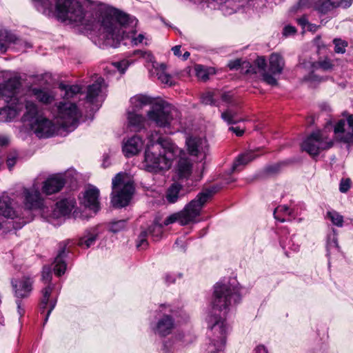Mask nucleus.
<instances>
[{
    "label": "nucleus",
    "instance_id": "nucleus-1",
    "mask_svg": "<svg viewBox=\"0 0 353 353\" xmlns=\"http://www.w3.org/2000/svg\"><path fill=\"white\" fill-rule=\"evenodd\" d=\"M241 301V286L235 278H224L214 285L212 309L207 317L210 343L206 353H224L228 326L223 315Z\"/></svg>",
    "mask_w": 353,
    "mask_h": 353
},
{
    "label": "nucleus",
    "instance_id": "nucleus-2",
    "mask_svg": "<svg viewBox=\"0 0 353 353\" xmlns=\"http://www.w3.org/2000/svg\"><path fill=\"white\" fill-rule=\"evenodd\" d=\"M179 148L168 138L162 137L159 132L152 131L148 136L145 151V165L149 172H157L168 170L177 155Z\"/></svg>",
    "mask_w": 353,
    "mask_h": 353
},
{
    "label": "nucleus",
    "instance_id": "nucleus-3",
    "mask_svg": "<svg viewBox=\"0 0 353 353\" xmlns=\"http://www.w3.org/2000/svg\"><path fill=\"white\" fill-rule=\"evenodd\" d=\"M137 21L129 15L116 11L114 17H105L103 19L101 24L102 31L100 37L106 41L107 45L117 46V44L125 37H130L132 45L137 46L141 43L145 38L143 34H139L137 37H134V31L131 32L132 35L126 34V28L128 26L133 28L137 25Z\"/></svg>",
    "mask_w": 353,
    "mask_h": 353
},
{
    "label": "nucleus",
    "instance_id": "nucleus-4",
    "mask_svg": "<svg viewBox=\"0 0 353 353\" xmlns=\"http://www.w3.org/2000/svg\"><path fill=\"white\" fill-rule=\"evenodd\" d=\"M148 120L156 126L163 128L168 133H172L171 129L181 125V114L174 106L163 100H157L152 103L148 111Z\"/></svg>",
    "mask_w": 353,
    "mask_h": 353
},
{
    "label": "nucleus",
    "instance_id": "nucleus-5",
    "mask_svg": "<svg viewBox=\"0 0 353 353\" xmlns=\"http://www.w3.org/2000/svg\"><path fill=\"white\" fill-rule=\"evenodd\" d=\"M218 191L216 186L204 189L199 192L195 199L187 204L183 210L168 216L163 221V225H168L178 221L181 225H188L194 222L195 219L201 214V209L205 204Z\"/></svg>",
    "mask_w": 353,
    "mask_h": 353
},
{
    "label": "nucleus",
    "instance_id": "nucleus-6",
    "mask_svg": "<svg viewBox=\"0 0 353 353\" xmlns=\"http://www.w3.org/2000/svg\"><path fill=\"white\" fill-rule=\"evenodd\" d=\"M112 189L111 203L114 207L120 208L129 204L134 192V185L125 174L119 172L112 179Z\"/></svg>",
    "mask_w": 353,
    "mask_h": 353
},
{
    "label": "nucleus",
    "instance_id": "nucleus-7",
    "mask_svg": "<svg viewBox=\"0 0 353 353\" xmlns=\"http://www.w3.org/2000/svg\"><path fill=\"white\" fill-rule=\"evenodd\" d=\"M0 216L12 220L19 219V221L16 222L6 221L0 223V230L4 228L9 229L10 225H12L14 230L20 229L32 219V216L26 217L23 214H19L14 208L13 199L6 194L0 196Z\"/></svg>",
    "mask_w": 353,
    "mask_h": 353
},
{
    "label": "nucleus",
    "instance_id": "nucleus-8",
    "mask_svg": "<svg viewBox=\"0 0 353 353\" xmlns=\"http://www.w3.org/2000/svg\"><path fill=\"white\" fill-rule=\"evenodd\" d=\"M74 198L68 197L58 201L54 205L44 208L41 210V217L47 222L54 225L61 224L60 220L70 214L75 205Z\"/></svg>",
    "mask_w": 353,
    "mask_h": 353
},
{
    "label": "nucleus",
    "instance_id": "nucleus-9",
    "mask_svg": "<svg viewBox=\"0 0 353 353\" xmlns=\"http://www.w3.org/2000/svg\"><path fill=\"white\" fill-rule=\"evenodd\" d=\"M56 11L57 17L62 21L81 23L85 17L82 6L74 0H57Z\"/></svg>",
    "mask_w": 353,
    "mask_h": 353
},
{
    "label": "nucleus",
    "instance_id": "nucleus-10",
    "mask_svg": "<svg viewBox=\"0 0 353 353\" xmlns=\"http://www.w3.org/2000/svg\"><path fill=\"white\" fill-rule=\"evenodd\" d=\"M81 113L77 105L70 102H60L58 105L57 122L63 128L72 131L78 125Z\"/></svg>",
    "mask_w": 353,
    "mask_h": 353
},
{
    "label": "nucleus",
    "instance_id": "nucleus-11",
    "mask_svg": "<svg viewBox=\"0 0 353 353\" xmlns=\"http://www.w3.org/2000/svg\"><path fill=\"white\" fill-rule=\"evenodd\" d=\"M159 312L162 313V316L156 323L151 324V328L156 334L165 336L174 329L176 311L170 305L163 304L160 305Z\"/></svg>",
    "mask_w": 353,
    "mask_h": 353
},
{
    "label": "nucleus",
    "instance_id": "nucleus-12",
    "mask_svg": "<svg viewBox=\"0 0 353 353\" xmlns=\"http://www.w3.org/2000/svg\"><path fill=\"white\" fill-rule=\"evenodd\" d=\"M333 141L319 130L312 132L302 143L301 148L311 156H317L324 150L332 148Z\"/></svg>",
    "mask_w": 353,
    "mask_h": 353
},
{
    "label": "nucleus",
    "instance_id": "nucleus-13",
    "mask_svg": "<svg viewBox=\"0 0 353 353\" xmlns=\"http://www.w3.org/2000/svg\"><path fill=\"white\" fill-rule=\"evenodd\" d=\"M23 204L24 210L28 214H30V211L40 210L44 208H48L44 205L43 199L41 194L39 190L33 185L31 188H24L23 189Z\"/></svg>",
    "mask_w": 353,
    "mask_h": 353
},
{
    "label": "nucleus",
    "instance_id": "nucleus-14",
    "mask_svg": "<svg viewBox=\"0 0 353 353\" xmlns=\"http://www.w3.org/2000/svg\"><path fill=\"white\" fill-rule=\"evenodd\" d=\"M31 130L40 139L52 137L56 130L54 124L50 119L41 116L30 123Z\"/></svg>",
    "mask_w": 353,
    "mask_h": 353
},
{
    "label": "nucleus",
    "instance_id": "nucleus-15",
    "mask_svg": "<svg viewBox=\"0 0 353 353\" xmlns=\"http://www.w3.org/2000/svg\"><path fill=\"white\" fill-rule=\"evenodd\" d=\"M185 143L190 155L197 157L200 161L205 159L209 150L205 139L189 137L186 139Z\"/></svg>",
    "mask_w": 353,
    "mask_h": 353
},
{
    "label": "nucleus",
    "instance_id": "nucleus-16",
    "mask_svg": "<svg viewBox=\"0 0 353 353\" xmlns=\"http://www.w3.org/2000/svg\"><path fill=\"white\" fill-rule=\"evenodd\" d=\"M34 279L30 276H23L19 279H12L11 284L17 299L28 298L33 289Z\"/></svg>",
    "mask_w": 353,
    "mask_h": 353
},
{
    "label": "nucleus",
    "instance_id": "nucleus-17",
    "mask_svg": "<svg viewBox=\"0 0 353 353\" xmlns=\"http://www.w3.org/2000/svg\"><path fill=\"white\" fill-rule=\"evenodd\" d=\"M21 87L20 79L18 77H13L6 81L2 85H0V98L6 103H11L12 101H19L17 93Z\"/></svg>",
    "mask_w": 353,
    "mask_h": 353
},
{
    "label": "nucleus",
    "instance_id": "nucleus-18",
    "mask_svg": "<svg viewBox=\"0 0 353 353\" xmlns=\"http://www.w3.org/2000/svg\"><path fill=\"white\" fill-rule=\"evenodd\" d=\"M163 224L155 220L154 223L149 226L148 230H143L140 233L138 236L137 247L142 249L147 248V237L148 235H151L154 241H159L163 234Z\"/></svg>",
    "mask_w": 353,
    "mask_h": 353
},
{
    "label": "nucleus",
    "instance_id": "nucleus-19",
    "mask_svg": "<svg viewBox=\"0 0 353 353\" xmlns=\"http://www.w3.org/2000/svg\"><path fill=\"white\" fill-rule=\"evenodd\" d=\"M69 243L70 240H65L58 244V252L52 264L54 272L58 276L64 274L67 268L65 260L68 252L66 249Z\"/></svg>",
    "mask_w": 353,
    "mask_h": 353
},
{
    "label": "nucleus",
    "instance_id": "nucleus-20",
    "mask_svg": "<svg viewBox=\"0 0 353 353\" xmlns=\"http://www.w3.org/2000/svg\"><path fill=\"white\" fill-rule=\"evenodd\" d=\"M310 7H312L321 14H325L334 9L330 0H299L292 10L296 12L299 8Z\"/></svg>",
    "mask_w": 353,
    "mask_h": 353
},
{
    "label": "nucleus",
    "instance_id": "nucleus-21",
    "mask_svg": "<svg viewBox=\"0 0 353 353\" xmlns=\"http://www.w3.org/2000/svg\"><path fill=\"white\" fill-rule=\"evenodd\" d=\"M105 87L104 79L101 77H97L93 83L88 86L86 101L91 104L101 102L103 99V90Z\"/></svg>",
    "mask_w": 353,
    "mask_h": 353
},
{
    "label": "nucleus",
    "instance_id": "nucleus-22",
    "mask_svg": "<svg viewBox=\"0 0 353 353\" xmlns=\"http://www.w3.org/2000/svg\"><path fill=\"white\" fill-rule=\"evenodd\" d=\"M54 288V284L49 283L48 285H46V286L41 290L42 299L39 305V310L41 314L44 312L48 305L49 304V309L48 310V312L45 316L43 325L47 323L52 311L54 310L57 304L56 299L51 301L49 300Z\"/></svg>",
    "mask_w": 353,
    "mask_h": 353
},
{
    "label": "nucleus",
    "instance_id": "nucleus-23",
    "mask_svg": "<svg viewBox=\"0 0 353 353\" xmlns=\"http://www.w3.org/2000/svg\"><path fill=\"white\" fill-rule=\"evenodd\" d=\"M65 183L61 175H54L47 179L43 184V193L50 195L59 192Z\"/></svg>",
    "mask_w": 353,
    "mask_h": 353
},
{
    "label": "nucleus",
    "instance_id": "nucleus-24",
    "mask_svg": "<svg viewBox=\"0 0 353 353\" xmlns=\"http://www.w3.org/2000/svg\"><path fill=\"white\" fill-rule=\"evenodd\" d=\"M99 197V189L96 187L92 186L85 191L83 203L86 208H88L94 212H97L100 209Z\"/></svg>",
    "mask_w": 353,
    "mask_h": 353
},
{
    "label": "nucleus",
    "instance_id": "nucleus-25",
    "mask_svg": "<svg viewBox=\"0 0 353 353\" xmlns=\"http://www.w3.org/2000/svg\"><path fill=\"white\" fill-rule=\"evenodd\" d=\"M184 335L179 334L164 342L162 353H181L182 348L187 343L183 340Z\"/></svg>",
    "mask_w": 353,
    "mask_h": 353
},
{
    "label": "nucleus",
    "instance_id": "nucleus-26",
    "mask_svg": "<svg viewBox=\"0 0 353 353\" xmlns=\"http://www.w3.org/2000/svg\"><path fill=\"white\" fill-rule=\"evenodd\" d=\"M252 65L255 68L254 70L256 71V72H252V74H256L258 71L261 72L263 81L271 85H276V79L274 76L270 74V73L265 70L267 63L263 57H259L256 59L254 62V65L252 64Z\"/></svg>",
    "mask_w": 353,
    "mask_h": 353
},
{
    "label": "nucleus",
    "instance_id": "nucleus-27",
    "mask_svg": "<svg viewBox=\"0 0 353 353\" xmlns=\"http://www.w3.org/2000/svg\"><path fill=\"white\" fill-rule=\"evenodd\" d=\"M143 146V141L137 135H134L124 142L123 152L125 157H130L137 154Z\"/></svg>",
    "mask_w": 353,
    "mask_h": 353
},
{
    "label": "nucleus",
    "instance_id": "nucleus-28",
    "mask_svg": "<svg viewBox=\"0 0 353 353\" xmlns=\"http://www.w3.org/2000/svg\"><path fill=\"white\" fill-rule=\"evenodd\" d=\"M285 65V61L281 55L278 53H272L269 57L268 70L270 74L276 75L281 74Z\"/></svg>",
    "mask_w": 353,
    "mask_h": 353
},
{
    "label": "nucleus",
    "instance_id": "nucleus-29",
    "mask_svg": "<svg viewBox=\"0 0 353 353\" xmlns=\"http://www.w3.org/2000/svg\"><path fill=\"white\" fill-rule=\"evenodd\" d=\"M256 157H258V154H256L253 151H248L240 154L234 161L230 174L241 171L245 165L256 159Z\"/></svg>",
    "mask_w": 353,
    "mask_h": 353
},
{
    "label": "nucleus",
    "instance_id": "nucleus-30",
    "mask_svg": "<svg viewBox=\"0 0 353 353\" xmlns=\"http://www.w3.org/2000/svg\"><path fill=\"white\" fill-rule=\"evenodd\" d=\"M99 232L98 227H94L86 230L83 236L79 238L78 244L85 248H89L94 244L98 238Z\"/></svg>",
    "mask_w": 353,
    "mask_h": 353
},
{
    "label": "nucleus",
    "instance_id": "nucleus-31",
    "mask_svg": "<svg viewBox=\"0 0 353 353\" xmlns=\"http://www.w3.org/2000/svg\"><path fill=\"white\" fill-rule=\"evenodd\" d=\"M152 99L143 94L136 95L130 99L131 107L129 108L128 112H134L139 113V110H141L144 106L153 103Z\"/></svg>",
    "mask_w": 353,
    "mask_h": 353
},
{
    "label": "nucleus",
    "instance_id": "nucleus-32",
    "mask_svg": "<svg viewBox=\"0 0 353 353\" xmlns=\"http://www.w3.org/2000/svg\"><path fill=\"white\" fill-rule=\"evenodd\" d=\"M309 64L312 69V72L308 76H305L304 77V79L305 81L316 80L317 79V77H316L314 74V71L319 68H321L323 70H330L332 69V68H333V64H332V61H330V59H327V58L322 61H316V62H310Z\"/></svg>",
    "mask_w": 353,
    "mask_h": 353
},
{
    "label": "nucleus",
    "instance_id": "nucleus-33",
    "mask_svg": "<svg viewBox=\"0 0 353 353\" xmlns=\"http://www.w3.org/2000/svg\"><path fill=\"white\" fill-rule=\"evenodd\" d=\"M12 102L14 103L13 104L8 103V105L1 109L0 111L1 117L7 115L6 121H10L14 119L23 108V103L19 102V101H12Z\"/></svg>",
    "mask_w": 353,
    "mask_h": 353
},
{
    "label": "nucleus",
    "instance_id": "nucleus-34",
    "mask_svg": "<svg viewBox=\"0 0 353 353\" xmlns=\"http://www.w3.org/2000/svg\"><path fill=\"white\" fill-rule=\"evenodd\" d=\"M128 125L131 130L139 131L144 126V117L137 112H128Z\"/></svg>",
    "mask_w": 353,
    "mask_h": 353
},
{
    "label": "nucleus",
    "instance_id": "nucleus-35",
    "mask_svg": "<svg viewBox=\"0 0 353 353\" xmlns=\"http://www.w3.org/2000/svg\"><path fill=\"white\" fill-rule=\"evenodd\" d=\"M230 70H240L243 74H250V72H256L255 68L249 61H241L240 59L231 61L228 64Z\"/></svg>",
    "mask_w": 353,
    "mask_h": 353
},
{
    "label": "nucleus",
    "instance_id": "nucleus-36",
    "mask_svg": "<svg viewBox=\"0 0 353 353\" xmlns=\"http://www.w3.org/2000/svg\"><path fill=\"white\" fill-rule=\"evenodd\" d=\"M184 194L182 186L179 183H173L167 190L166 199L169 203H174Z\"/></svg>",
    "mask_w": 353,
    "mask_h": 353
},
{
    "label": "nucleus",
    "instance_id": "nucleus-37",
    "mask_svg": "<svg viewBox=\"0 0 353 353\" xmlns=\"http://www.w3.org/2000/svg\"><path fill=\"white\" fill-rule=\"evenodd\" d=\"M285 216L294 218L296 214L294 210L290 208L285 205L278 206L274 211V216L275 219L280 222H285L287 219L285 218Z\"/></svg>",
    "mask_w": 353,
    "mask_h": 353
},
{
    "label": "nucleus",
    "instance_id": "nucleus-38",
    "mask_svg": "<svg viewBox=\"0 0 353 353\" xmlns=\"http://www.w3.org/2000/svg\"><path fill=\"white\" fill-rule=\"evenodd\" d=\"M32 92L35 98L42 103L49 104L54 99L52 92L45 89L33 88Z\"/></svg>",
    "mask_w": 353,
    "mask_h": 353
},
{
    "label": "nucleus",
    "instance_id": "nucleus-39",
    "mask_svg": "<svg viewBox=\"0 0 353 353\" xmlns=\"http://www.w3.org/2000/svg\"><path fill=\"white\" fill-rule=\"evenodd\" d=\"M234 107H236V105L228 108L225 111L221 113L222 119L228 124H235L242 121V119L238 117V110Z\"/></svg>",
    "mask_w": 353,
    "mask_h": 353
},
{
    "label": "nucleus",
    "instance_id": "nucleus-40",
    "mask_svg": "<svg viewBox=\"0 0 353 353\" xmlns=\"http://www.w3.org/2000/svg\"><path fill=\"white\" fill-rule=\"evenodd\" d=\"M26 112L22 117L23 121L32 122L36 118H37V105L30 101H27L25 104Z\"/></svg>",
    "mask_w": 353,
    "mask_h": 353
},
{
    "label": "nucleus",
    "instance_id": "nucleus-41",
    "mask_svg": "<svg viewBox=\"0 0 353 353\" xmlns=\"http://www.w3.org/2000/svg\"><path fill=\"white\" fill-rule=\"evenodd\" d=\"M192 163L188 159L181 158L178 163V172L181 178H187L191 174Z\"/></svg>",
    "mask_w": 353,
    "mask_h": 353
},
{
    "label": "nucleus",
    "instance_id": "nucleus-42",
    "mask_svg": "<svg viewBox=\"0 0 353 353\" xmlns=\"http://www.w3.org/2000/svg\"><path fill=\"white\" fill-rule=\"evenodd\" d=\"M166 65L164 63H161L159 68H157V76L158 79L163 84L170 86L173 85L172 77L165 72Z\"/></svg>",
    "mask_w": 353,
    "mask_h": 353
},
{
    "label": "nucleus",
    "instance_id": "nucleus-43",
    "mask_svg": "<svg viewBox=\"0 0 353 353\" xmlns=\"http://www.w3.org/2000/svg\"><path fill=\"white\" fill-rule=\"evenodd\" d=\"M339 251V246L338 244L337 234L334 229L332 230V233L327 236V254L329 255L332 252Z\"/></svg>",
    "mask_w": 353,
    "mask_h": 353
},
{
    "label": "nucleus",
    "instance_id": "nucleus-44",
    "mask_svg": "<svg viewBox=\"0 0 353 353\" xmlns=\"http://www.w3.org/2000/svg\"><path fill=\"white\" fill-rule=\"evenodd\" d=\"M280 244L283 250L289 249L294 252H296L299 249V243L296 241V235L293 234L285 240L281 239Z\"/></svg>",
    "mask_w": 353,
    "mask_h": 353
},
{
    "label": "nucleus",
    "instance_id": "nucleus-45",
    "mask_svg": "<svg viewBox=\"0 0 353 353\" xmlns=\"http://www.w3.org/2000/svg\"><path fill=\"white\" fill-rule=\"evenodd\" d=\"M325 217L330 220L332 223L337 227L341 228L343 225V216L334 210H328Z\"/></svg>",
    "mask_w": 353,
    "mask_h": 353
},
{
    "label": "nucleus",
    "instance_id": "nucleus-46",
    "mask_svg": "<svg viewBox=\"0 0 353 353\" xmlns=\"http://www.w3.org/2000/svg\"><path fill=\"white\" fill-rule=\"evenodd\" d=\"M347 123L348 125L347 132L341 139H343V143L350 145L353 143V114L347 117Z\"/></svg>",
    "mask_w": 353,
    "mask_h": 353
},
{
    "label": "nucleus",
    "instance_id": "nucleus-47",
    "mask_svg": "<svg viewBox=\"0 0 353 353\" xmlns=\"http://www.w3.org/2000/svg\"><path fill=\"white\" fill-rule=\"evenodd\" d=\"M345 123L346 121L344 119H341L334 125V132L336 138L341 142H343L341 137L345 136L347 132V130L346 131L345 130Z\"/></svg>",
    "mask_w": 353,
    "mask_h": 353
},
{
    "label": "nucleus",
    "instance_id": "nucleus-48",
    "mask_svg": "<svg viewBox=\"0 0 353 353\" xmlns=\"http://www.w3.org/2000/svg\"><path fill=\"white\" fill-rule=\"evenodd\" d=\"M17 36L12 32L6 29L0 30V41H3L7 44L15 43L17 41Z\"/></svg>",
    "mask_w": 353,
    "mask_h": 353
},
{
    "label": "nucleus",
    "instance_id": "nucleus-49",
    "mask_svg": "<svg viewBox=\"0 0 353 353\" xmlns=\"http://www.w3.org/2000/svg\"><path fill=\"white\" fill-rule=\"evenodd\" d=\"M127 221L125 219L114 221L110 223V231L113 233H118L126 228Z\"/></svg>",
    "mask_w": 353,
    "mask_h": 353
},
{
    "label": "nucleus",
    "instance_id": "nucleus-50",
    "mask_svg": "<svg viewBox=\"0 0 353 353\" xmlns=\"http://www.w3.org/2000/svg\"><path fill=\"white\" fill-rule=\"evenodd\" d=\"M195 72L198 79L201 81H205L209 78L208 69L202 65H195Z\"/></svg>",
    "mask_w": 353,
    "mask_h": 353
},
{
    "label": "nucleus",
    "instance_id": "nucleus-51",
    "mask_svg": "<svg viewBox=\"0 0 353 353\" xmlns=\"http://www.w3.org/2000/svg\"><path fill=\"white\" fill-rule=\"evenodd\" d=\"M334 45V52L338 54H343L345 52V48L347 46V42L341 39H334L333 40Z\"/></svg>",
    "mask_w": 353,
    "mask_h": 353
},
{
    "label": "nucleus",
    "instance_id": "nucleus-52",
    "mask_svg": "<svg viewBox=\"0 0 353 353\" xmlns=\"http://www.w3.org/2000/svg\"><path fill=\"white\" fill-rule=\"evenodd\" d=\"M41 280L42 281L48 285L51 283L52 280V268L49 265H45L43 268V271L41 274Z\"/></svg>",
    "mask_w": 353,
    "mask_h": 353
},
{
    "label": "nucleus",
    "instance_id": "nucleus-53",
    "mask_svg": "<svg viewBox=\"0 0 353 353\" xmlns=\"http://www.w3.org/2000/svg\"><path fill=\"white\" fill-rule=\"evenodd\" d=\"M201 102L205 105H211L218 106L216 101L214 99V94L212 92H206L201 97Z\"/></svg>",
    "mask_w": 353,
    "mask_h": 353
},
{
    "label": "nucleus",
    "instance_id": "nucleus-54",
    "mask_svg": "<svg viewBox=\"0 0 353 353\" xmlns=\"http://www.w3.org/2000/svg\"><path fill=\"white\" fill-rule=\"evenodd\" d=\"M112 65L120 72V73L123 74L128 67L129 66L128 61L126 60H122L121 61L113 62Z\"/></svg>",
    "mask_w": 353,
    "mask_h": 353
},
{
    "label": "nucleus",
    "instance_id": "nucleus-55",
    "mask_svg": "<svg viewBox=\"0 0 353 353\" xmlns=\"http://www.w3.org/2000/svg\"><path fill=\"white\" fill-rule=\"evenodd\" d=\"M281 167V163H275V164L270 165L265 168L264 172L267 174H270V175L275 174L279 172Z\"/></svg>",
    "mask_w": 353,
    "mask_h": 353
},
{
    "label": "nucleus",
    "instance_id": "nucleus-56",
    "mask_svg": "<svg viewBox=\"0 0 353 353\" xmlns=\"http://www.w3.org/2000/svg\"><path fill=\"white\" fill-rule=\"evenodd\" d=\"M221 101L226 104H231L232 106L235 105L236 103L233 101V95L231 92H223L221 95Z\"/></svg>",
    "mask_w": 353,
    "mask_h": 353
},
{
    "label": "nucleus",
    "instance_id": "nucleus-57",
    "mask_svg": "<svg viewBox=\"0 0 353 353\" xmlns=\"http://www.w3.org/2000/svg\"><path fill=\"white\" fill-rule=\"evenodd\" d=\"M351 181L350 179H342L339 184V190L342 193L347 192L350 188Z\"/></svg>",
    "mask_w": 353,
    "mask_h": 353
},
{
    "label": "nucleus",
    "instance_id": "nucleus-58",
    "mask_svg": "<svg viewBox=\"0 0 353 353\" xmlns=\"http://www.w3.org/2000/svg\"><path fill=\"white\" fill-rule=\"evenodd\" d=\"M334 8L338 7H341L343 8H346L350 7V1L349 0H330Z\"/></svg>",
    "mask_w": 353,
    "mask_h": 353
},
{
    "label": "nucleus",
    "instance_id": "nucleus-59",
    "mask_svg": "<svg viewBox=\"0 0 353 353\" xmlns=\"http://www.w3.org/2000/svg\"><path fill=\"white\" fill-rule=\"evenodd\" d=\"M135 54H138L140 57H142L143 58H145L147 61L152 62L153 61V56L150 52L146 51H142V50H135L134 52Z\"/></svg>",
    "mask_w": 353,
    "mask_h": 353
},
{
    "label": "nucleus",
    "instance_id": "nucleus-60",
    "mask_svg": "<svg viewBox=\"0 0 353 353\" xmlns=\"http://www.w3.org/2000/svg\"><path fill=\"white\" fill-rule=\"evenodd\" d=\"M296 30L295 27L288 25L283 28V34L285 37H289V36L294 34L296 33Z\"/></svg>",
    "mask_w": 353,
    "mask_h": 353
},
{
    "label": "nucleus",
    "instance_id": "nucleus-61",
    "mask_svg": "<svg viewBox=\"0 0 353 353\" xmlns=\"http://www.w3.org/2000/svg\"><path fill=\"white\" fill-rule=\"evenodd\" d=\"M81 90V88L78 85H73L69 86L68 89H66V94L70 96L80 92Z\"/></svg>",
    "mask_w": 353,
    "mask_h": 353
},
{
    "label": "nucleus",
    "instance_id": "nucleus-62",
    "mask_svg": "<svg viewBox=\"0 0 353 353\" xmlns=\"http://www.w3.org/2000/svg\"><path fill=\"white\" fill-rule=\"evenodd\" d=\"M17 157L15 154H10L7 158V165L9 170H11L17 163Z\"/></svg>",
    "mask_w": 353,
    "mask_h": 353
},
{
    "label": "nucleus",
    "instance_id": "nucleus-63",
    "mask_svg": "<svg viewBox=\"0 0 353 353\" xmlns=\"http://www.w3.org/2000/svg\"><path fill=\"white\" fill-rule=\"evenodd\" d=\"M21 299H17L16 300V304L17 305V312L20 318L22 317L25 314V309L22 305Z\"/></svg>",
    "mask_w": 353,
    "mask_h": 353
},
{
    "label": "nucleus",
    "instance_id": "nucleus-64",
    "mask_svg": "<svg viewBox=\"0 0 353 353\" xmlns=\"http://www.w3.org/2000/svg\"><path fill=\"white\" fill-rule=\"evenodd\" d=\"M164 281L167 284L174 283L175 282L174 276L170 272L165 273L164 275Z\"/></svg>",
    "mask_w": 353,
    "mask_h": 353
}]
</instances>
